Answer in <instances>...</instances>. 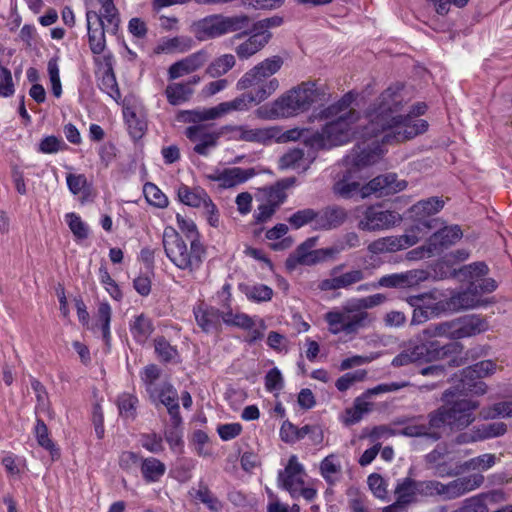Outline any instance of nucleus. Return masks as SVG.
<instances>
[{
  "instance_id": "f257e3e1",
  "label": "nucleus",
  "mask_w": 512,
  "mask_h": 512,
  "mask_svg": "<svg viewBox=\"0 0 512 512\" xmlns=\"http://www.w3.org/2000/svg\"><path fill=\"white\" fill-rule=\"evenodd\" d=\"M408 101L402 85L389 86L367 108L369 126L365 128V133L382 134L381 143L390 145L424 133L428 123L419 116L425 114L427 106L424 102H418L404 113Z\"/></svg>"
},
{
  "instance_id": "f03ea898",
  "label": "nucleus",
  "mask_w": 512,
  "mask_h": 512,
  "mask_svg": "<svg viewBox=\"0 0 512 512\" xmlns=\"http://www.w3.org/2000/svg\"><path fill=\"white\" fill-rule=\"evenodd\" d=\"M355 96L348 92L337 102L322 109L318 118L327 122L322 129L314 133L309 141L315 148H331L350 142L353 139L377 138L381 134H366L365 128L369 126L367 110L365 122L361 121V114L351 107Z\"/></svg>"
},
{
  "instance_id": "7ed1b4c3",
  "label": "nucleus",
  "mask_w": 512,
  "mask_h": 512,
  "mask_svg": "<svg viewBox=\"0 0 512 512\" xmlns=\"http://www.w3.org/2000/svg\"><path fill=\"white\" fill-rule=\"evenodd\" d=\"M162 244L168 259L180 270L193 273L203 263L206 249L200 239H192L188 245L173 227L168 226L163 231Z\"/></svg>"
},
{
  "instance_id": "20e7f679",
  "label": "nucleus",
  "mask_w": 512,
  "mask_h": 512,
  "mask_svg": "<svg viewBox=\"0 0 512 512\" xmlns=\"http://www.w3.org/2000/svg\"><path fill=\"white\" fill-rule=\"evenodd\" d=\"M250 24L251 19L245 14H211L193 22L191 32L200 42L217 39L229 33H238L235 38L239 39L242 36L239 32L246 34Z\"/></svg>"
},
{
  "instance_id": "39448f33",
  "label": "nucleus",
  "mask_w": 512,
  "mask_h": 512,
  "mask_svg": "<svg viewBox=\"0 0 512 512\" xmlns=\"http://www.w3.org/2000/svg\"><path fill=\"white\" fill-rule=\"evenodd\" d=\"M325 91L315 82H302L274 101L272 113L277 117H290L307 111L313 104L325 100Z\"/></svg>"
},
{
  "instance_id": "423d86ee",
  "label": "nucleus",
  "mask_w": 512,
  "mask_h": 512,
  "mask_svg": "<svg viewBox=\"0 0 512 512\" xmlns=\"http://www.w3.org/2000/svg\"><path fill=\"white\" fill-rule=\"evenodd\" d=\"M463 345L457 341L440 345L439 342H424L410 344L398 355H396L391 364L394 367H403L416 362H432L443 360L462 352Z\"/></svg>"
},
{
  "instance_id": "0eeeda50",
  "label": "nucleus",
  "mask_w": 512,
  "mask_h": 512,
  "mask_svg": "<svg viewBox=\"0 0 512 512\" xmlns=\"http://www.w3.org/2000/svg\"><path fill=\"white\" fill-rule=\"evenodd\" d=\"M479 408V402L470 399H461L450 406L443 405L429 413L431 427L441 428L445 425L452 430H463L474 422V411Z\"/></svg>"
},
{
  "instance_id": "6e6552de",
  "label": "nucleus",
  "mask_w": 512,
  "mask_h": 512,
  "mask_svg": "<svg viewBox=\"0 0 512 512\" xmlns=\"http://www.w3.org/2000/svg\"><path fill=\"white\" fill-rule=\"evenodd\" d=\"M484 482L482 474H472L457 478L444 484L438 480H420L421 497L424 499L439 497L442 500H453L479 488Z\"/></svg>"
},
{
  "instance_id": "1a4fd4ad",
  "label": "nucleus",
  "mask_w": 512,
  "mask_h": 512,
  "mask_svg": "<svg viewBox=\"0 0 512 512\" xmlns=\"http://www.w3.org/2000/svg\"><path fill=\"white\" fill-rule=\"evenodd\" d=\"M331 334H354L359 329L369 326L373 318L366 311H359L353 301L344 304L341 308H335L324 315Z\"/></svg>"
},
{
  "instance_id": "9d476101",
  "label": "nucleus",
  "mask_w": 512,
  "mask_h": 512,
  "mask_svg": "<svg viewBox=\"0 0 512 512\" xmlns=\"http://www.w3.org/2000/svg\"><path fill=\"white\" fill-rule=\"evenodd\" d=\"M283 65V59L280 56L267 58L256 66L248 70L237 82L236 88L239 91L253 88V91L268 89L269 84H274V88L269 93V97L279 88V81L271 78Z\"/></svg>"
},
{
  "instance_id": "9b49d317",
  "label": "nucleus",
  "mask_w": 512,
  "mask_h": 512,
  "mask_svg": "<svg viewBox=\"0 0 512 512\" xmlns=\"http://www.w3.org/2000/svg\"><path fill=\"white\" fill-rule=\"evenodd\" d=\"M402 220L399 213L391 210H384L381 206L371 205L367 207L359 220V230L375 232L387 230Z\"/></svg>"
},
{
  "instance_id": "f8f14e48",
  "label": "nucleus",
  "mask_w": 512,
  "mask_h": 512,
  "mask_svg": "<svg viewBox=\"0 0 512 512\" xmlns=\"http://www.w3.org/2000/svg\"><path fill=\"white\" fill-rule=\"evenodd\" d=\"M444 206V201L438 197H431L421 200L414 204L410 211L417 223L410 229V234L420 236V233L426 234L436 224L437 220L427 219L429 216L438 213Z\"/></svg>"
},
{
  "instance_id": "ddd939ff",
  "label": "nucleus",
  "mask_w": 512,
  "mask_h": 512,
  "mask_svg": "<svg viewBox=\"0 0 512 512\" xmlns=\"http://www.w3.org/2000/svg\"><path fill=\"white\" fill-rule=\"evenodd\" d=\"M369 139H363L361 143H357L352 151L346 156L345 163L350 169L360 170L367 166L373 165L379 161L384 151L377 139L366 142Z\"/></svg>"
},
{
  "instance_id": "4468645a",
  "label": "nucleus",
  "mask_w": 512,
  "mask_h": 512,
  "mask_svg": "<svg viewBox=\"0 0 512 512\" xmlns=\"http://www.w3.org/2000/svg\"><path fill=\"white\" fill-rule=\"evenodd\" d=\"M86 21L90 50L93 54H101L106 48L105 32L115 34L117 30L109 29L104 16L99 15L96 11H87Z\"/></svg>"
},
{
  "instance_id": "2eb2a0df",
  "label": "nucleus",
  "mask_w": 512,
  "mask_h": 512,
  "mask_svg": "<svg viewBox=\"0 0 512 512\" xmlns=\"http://www.w3.org/2000/svg\"><path fill=\"white\" fill-rule=\"evenodd\" d=\"M343 267L344 264L334 266L329 272L330 277L320 281L318 288L321 291L348 289L365 279L364 271L361 269H353L339 274Z\"/></svg>"
},
{
  "instance_id": "dca6fc26",
  "label": "nucleus",
  "mask_w": 512,
  "mask_h": 512,
  "mask_svg": "<svg viewBox=\"0 0 512 512\" xmlns=\"http://www.w3.org/2000/svg\"><path fill=\"white\" fill-rule=\"evenodd\" d=\"M268 89L260 91H250L243 93L231 101L221 102L217 105L219 116L222 117L233 111H246L252 105H258L269 98V93L274 88V84H269Z\"/></svg>"
},
{
  "instance_id": "f3484780",
  "label": "nucleus",
  "mask_w": 512,
  "mask_h": 512,
  "mask_svg": "<svg viewBox=\"0 0 512 512\" xmlns=\"http://www.w3.org/2000/svg\"><path fill=\"white\" fill-rule=\"evenodd\" d=\"M406 186V181L398 180L396 174L380 175L362 186L361 199L367 198L372 194H379V196L395 194L404 190Z\"/></svg>"
},
{
  "instance_id": "a211bd4d",
  "label": "nucleus",
  "mask_w": 512,
  "mask_h": 512,
  "mask_svg": "<svg viewBox=\"0 0 512 512\" xmlns=\"http://www.w3.org/2000/svg\"><path fill=\"white\" fill-rule=\"evenodd\" d=\"M305 469L296 455H291L285 469L279 472L278 480L293 498H298L300 486L304 485Z\"/></svg>"
},
{
  "instance_id": "6ab92c4d",
  "label": "nucleus",
  "mask_w": 512,
  "mask_h": 512,
  "mask_svg": "<svg viewBox=\"0 0 512 512\" xmlns=\"http://www.w3.org/2000/svg\"><path fill=\"white\" fill-rule=\"evenodd\" d=\"M420 238L421 236L409 232L401 236L382 237L372 241L367 250L372 254L396 252L415 245Z\"/></svg>"
},
{
  "instance_id": "aec40b11",
  "label": "nucleus",
  "mask_w": 512,
  "mask_h": 512,
  "mask_svg": "<svg viewBox=\"0 0 512 512\" xmlns=\"http://www.w3.org/2000/svg\"><path fill=\"white\" fill-rule=\"evenodd\" d=\"M185 135L190 141L196 143L194 152L203 156L208 155L209 150L214 148L218 142V134L215 131H208L202 124L186 128Z\"/></svg>"
},
{
  "instance_id": "412c9836",
  "label": "nucleus",
  "mask_w": 512,
  "mask_h": 512,
  "mask_svg": "<svg viewBox=\"0 0 512 512\" xmlns=\"http://www.w3.org/2000/svg\"><path fill=\"white\" fill-rule=\"evenodd\" d=\"M208 59L209 53L205 49H201L195 53L190 54L189 56L175 62L169 67V79L174 80L198 70L204 66Z\"/></svg>"
},
{
  "instance_id": "4be33fe9",
  "label": "nucleus",
  "mask_w": 512,
  "mask_h": 512,
  "mask_svg": "<svg viewBox=\"0 0 512 512\" xmlns=\"http://www.w3.org/2000/svg\"><path fill=\"white\" fill-rule=\"evenodd\" d=\"M256 174L253 168L243 169L240 167L227 168L208 175V179L218 182L223 188H231L242 184L252 178Z\"/></svg>"
},
{
  "instance_id": "5701e85b",
  "label": "nucleus",
  "mask_w": 512,
  "mask_h": 512,
  "mask_svg": "<svg viewBox=\"0 0 512 512\" xmlns=\"http://www.w3.org/2000/svg\"><path fill=\"white\" fill-rule=\"evenodd\" d=\"M194 316L198 326L206 333L217 331L222 322V312L204 303L194 308Z\"/></svg>"
},
{
  "instance_id": "b1692460",
  "label": "nucleus",
  "mask_w": 512,
  "mask_h": 512,
  "mask_svg": "<svg viewBox=\"0 0 512 512\" xmlns=\"http://www.w3.org/2000/svg\"><path fill=\"white\" fill-rule=\"evenodd\" d=\"M151 399L153 401L158 399L163 405H165L171 416L172 424L175 426L180 425L181 417L179 415L178 394L171 384L163 383L160 387H157L156 395L151 397Z\"/></svg>"
},
{
  "instance_id": "393cba45",
  "label": "nucleus",
  "mask_w": 512,
  "mask_h": 512,
  "mask_svg": "<svg viewBox=\"0 0 512 512\" xmlns=\"http://www.w3.org/2000/svg\"><path fill=\"white\" fill-rule=\"evenodd\" d=\"M504 500L502 491H492L464 500L461 507L452 512H489L488 504Z\"/></svg>"
},
{
  "instance_id": "a878e982",
  "label": "nucleus",
  "mask_w": 512,
  "mask_h": 512,
  "mask_svg": "<svg viewBox=\"0 0 512 512\" xmlns=\"http://www.w3.org/2000/svg\"><path fill=\"white\" fill-rule=\"evenodd\" d=\"M348 217L347 211L340 206H328L318 212L317 230H332L340 227Z\"/></svg>"
},
{
  "instance_id": "bb28decb",
  "label": "nucleus",
  "mask_w": 512,
  "mask_h": 512,
  "mask_svg": "<svg viewBox=\"0 0 512 512\" xmlns=\"http://www.w3.org/2000/svg\"><path fill=\"white\" fill-rule=\"evenodd\" d=\"M435 337H445L451 340H458L459 337L456 319L438 324H430L418 335V340L426 343L431 342L430 339Z\"/></svg>"
},
{
  "instance_id": "cd10ccee",
  "label": "nucleus",
  "mask_w": 512,
  "mask_h": 512,
  "mask_svg": "<svg viewBox=\"0 0 512 512\" xmlns=\"http://www.w3.org/2000/svg\"><path fill=\"white\" fill-rule=\"evenodd\" d=\"M271 33L268 30L254 33L246 41L238 45L236 54L241 59H247L260 51L270 40Z\"/></svg>"
},
{
  "instance_id": "c85d7f7f",
  "label": "nucleus",
  "mask_w": 512,
  "mask_h": 512,
  "mask_svg": "<svg viewBox=\"0 0 512 512\" xmlns=\"http://www.w3.org/2000/svg\"><path fill=\"white\" fill-rule=\"evenodd\" d=\"M459 339L472 337L488 329V323L484 318L470 315L456 319Z\"/></svg>"
},
{
  "instance_id": "c756f323",
  "label": "nucleus",
  "mask_w": 512,
  "mask_h": 512,
  "mask_svg": "<svg viewBox=\"0 0 512 512\" xmlns=\"http://www.w3.org/2000/svg\"><path fill=\"white\" fill-rule=\"evenodd\" d=\"M462 237V231L459 226H449L435 232L430 238L432 249L436 250V254L440 253L443 249L454 244Z\"/></svg>"
},
{
  "instance_id": "7c9ffc66",
  "label": "nucleus",
  "mask_w": 512,
  "mask_h": 512,
  "mask_svg": "<svg viewBox=\"0 0 512 512\" xmlns=\"http://www.w3.org/2000/svg\"><path fill=\"white\" fill-rule=\"evenodd\" d=\"M132 337L139 344H144L154 331L153 322L144 313L135 316L129 324Z\"/></svg>"
},
{
  "instance_id": "2f4dec72",
  "label": "nucleus",
  "mask_w": 512,
  "mask_h": 512,
  "mask_svg": "<svg viewBox=\"0 0 512 512\" xmlns=\"http://www.w3.org/2000/svg\"><path fill=\"white\" fill-rule=\"evenodd\" d=\"M195 45L190 36L180 35L172 38L163 39L156 47L157 53H185L191 50Z\"/></svg>"
},
{
  "instance_id": "473e14b6",
  "label": "nucleus",
  "mask_w": 512,
  "mask_h": 512,
  "mask_svg": "<svg viewBox=\"0 0 512 512\" xmlns=\"http://www.w3.org/2000/svg\"><path fill=\"white\" fill-rule=\"evenodd\" d=\"M177 195L183 204L195 208H200L210 197L204 189L200 187L191 188L185 184L179 186Z\"/></svg>"
},
{
  "instance_id": "72a5a7b5",
  "label": "nucleus",
  "mask_w": 512,
  "mask_h": 512,
  "mask_svg": "<svg viewBox=\"0 0 512 512\" xmlns=\"http://www.w3.org/2000/svg\"><path fill=\"white\" fill-rule=\"evenodd\" d=\"M320 474L329 485L339 481L342 474V465L335 454L326 456L320 463Z\"/></svg>"
},
{
  "instance_id": "f704fd0d",
  "label": "nucleus",
  "mask_w": 512,
  "mask_h": 512,
  "mask_svg": "<svg viewBox=\"0 0 512 512\" xmlns=\"http://www.w3.org/2000/svg\"><path fill=\"white\" fill-rule=\"evenodd\" d=\"M190 495L213 512H219L222 509L221 502L204 482H199L196 488H192Z\"/></svg>"
},
{
  "instance_id": "c9c22d12",
  "label": "nucleus",
  "mask_w": 512,
  "mask_h": 512,
  "mask_svg": "<svg viewBox=\"0 0 512 512\" xmlns=\"http://www.w3.org/2000/svg\"><path fill=\"white\" fill-rule=\"evenodd\" d=\"M165 471V464L154 457L145 458L141 462V473L147 483L159 481Z\"/></svg>"
},
{
  "instance_id": "e433bc0d",
  "label": "nucleus",
  "mask_w": 512,
  "mask_h": 512,
  "mask_svg": "<svg viewBox=\"0 0 512 512\" xmlns=\"http://www.w3.org/2000/svg\"><path fill=\"white\" fill-rule=\"evenodd\" d=\"M496 364L492 360H483L465 368L462 377L471 381L480 380L495 373Z\"/></svg>"
},
{
  "instance_id": "4c0bfd02",
  "label": "nucleus",
  "mask_w": 512,
  "mask_h": 512,
  "mask_svg": "<svg viewBox=\"0 0 512 512\" xmlns=\"http://www.w3.org/2000/svg\"><path fill=\"white\" fill-rule=\"evenodd\" d=\"M165 94L171 105H180L189 100L193 90L189 83H173L166 87Z\"/></svg>"
},
{
  "instance_id": "58836bf2",
  "label": "nucleus",
  "mask_w": 512,
  "mask_h": 512,
  "mask_svg": "<svg viewBox=\"0 0 512 512\" xmlns=\"http://www.w3.org/2000/svg\"><path fill=\"white\" fill-rule=\"evenodd\" d=\"M507 425L503 422L483 424L473 430L472 441H481L489 438L499 437L506 433Z\"/></svg>"
},
{
  "instance_id": "ea45409f",
  "label": "nucleus",
  "mask_w": 512,
  "mask_h": 512,
  "mask_svg": "<svg viewBox=\"0 0 512 512\" xmlns=\"http://www.w3.org/2000/svg\"><path fill=\"white\" fill-rule=\"evenodd\" d=\"M235 63L236 60L232 54H223L208 65L206 73L212 78L220 77L230 71Z\"/></svg>"
},
{
  "instance_id": "a19ab883",
  "label": "nucleus",
  "mask_w": 512,
  "mask_h": 512,
  "mask_svg": "<svg viewBox=\"0 0 512 512\" xmlns=\"http://www.w3.org/2000/svg\"><path fill=\"white\" fill-rule=\"evenodd\" d=\"M34 433L37 443L44 449L48 450L53 459L58 458L60 455L59 450L56 448L54 442L49 437L48 428L42 419H37Z\"/></svg>"
},
{
  "instance_id": "79ce46f5",
  "label": "nucleus",
  "mask_w": 512,
  "mask_h": 512,
  "mask_svg": "<svg viewBox=\"0 0 512 512\" xmlns=\"http://www.w3.org/2000/svg\"><path fill=\"white\" fill-rule=\"evenodd\" d=\"M450 305L457 310L472 309L480 305V299L474 291H471V286L469 285L466 291L450 298Z\"/></svg>"
},
{
  "instance_id": "37998d69",
  "label": "nucleus",
  "mask_w": 512,
  "mask_h": 512,
  "mask_svg": "<svg viewBox=\"0 0 512 512\" xmlns=\"http://www.w3.org/2000/svg\"><path fill=\"white\" fill-rule=\"evenodd\" d=\"M318 237H310L301 243L293 254H291L286 260V267L293 270L296 266L302 263V257L308 255L313 251L316 246Z\"/></svg>"
},
{
  "instance_id": "c03bdc74",
  "label": "nucleus",
  "mask_w": 512,
  "mask_h": 512,
  "mask_svg": "<svg viewBox=\"0 0 512 512\" xmlns=\"http://www.w3.org/2000/svg\"><path fill=\"white\" fill-rule=\"evenodd\" d=\"M275 130L271 127L250 128L244 125V141L260 144H267L276 136Z\"/></svg>"
},
{
  "instance_id": "a18cd8bd",
  "label": "nucleus",
  "mask_w": 512,
  "mask_h": 512,
  "mask_svg": "<svg viewBox=\"0 0 512 512\" xmlns=\"http://www.w3.org/2000/svg\"><path fill=\"white\" fill-rule=\"evenodd\" d=\"M318 212L311 208L298 210L288 218V223L295 229H299L314 222V229L317 230Z\"/></svg>"
},
{
  "instance_id": "49530a36",
  "label": "nucleus",
  "mask_w": 512,
  "mask_h": 512,
  "mask_svg": "<svg viewBox=\"0 0 512 512\" xmlns=\"http://www.w3.org/2000/svg\"><path fill=\"white\" fill-rule=\"evenodd\" d=\"M435 429H438V427H431L430 422L428 425L426 424H409L405 426L401 431L400 434L408 437H421L425 436L428 438H431L433 440H438L440 438V434Z\"/></svg>"
},
{
  "instance_id": "de8ad7c7",
  "label": "nucleus",
  "mask_w": 512,
  "mask_h": 512,
  "mask_svg": "<svg viewBox=\"0 0 512 512\" xmlns=\"http://www.w3.org/2000/svg\"><path fill=\"white\" fill-rule=\"evenodd\" d=\"M362 186L356 181H349L343 178L337 181L333 186V192L344 199H350L355 195L361 196Z\"/></svg>"
},
{
  "instance_id": "09e8293b",
  "label": "nucleus",
  "mask_w": 512,
  "mask_h": 512,
  "mask_svg": "<svg viewBox=\"0 0 512 512\" xmlns=\"http://www.w3.org/2000/svg\"><path fill=\"white\" fill-rule=\"evenodd\" d=\"M294 183V179H286L278 182L275 186L267 190V203L273 204L276 208L281 205L286 199L285 189Z\"/></svg>"
},
{
  "instance_id": "8fccbe9b",
  "label": "nucleus",
  "mask_w": 512,
  "mask_h": 512,
  "mask_svg": "<svg viewBox=\"0 0 512 512\" xmlns=\"http://www.w3.org/2000/svg\"><path fill=\"white\" fill-rule=\"evenodd\" d=\"M336 251L332 247L313 249L311 253L302 257V263L300 265L313 266L318 263L325 262L336 257Z\"/></svg>"
},
{
  "instance_id": "3c124183",
  "label": "nucleus",
  "mask_w": 512,
  "mask_h": 512,
  "mask_svg": "<svg viewBox=\"0 0 512 512\" xmlns=\"http://www.w3.org/2000/svg\"><path fill=\"white\" fill-rule=\"evenodd\" d=\"M396 498L399 503H402L405 507L409 504L415 503V497L413 496L412 478L405 477L400 480L394 490Z\"/></svg>"
},
{
  "instance_id": "603ef678",
  "label": "nucleus",
  "mask_w": 512,
  "mask_h": 512,
  "mask_svg": "<svg viewBox=\"0 0 512 512\" xmlns=\"http://www.w3.org/2000/svg\"><path fill=\"white\" fill-rule=\"evenodd\" d=\"M101 3V9L97 12L99 15L104 16L106 22H108L109 29L118 30L120 18L117 8L114 5L113 0H98Z\"/></svg>"
},
{
  "instance_id": "864d4df0",
  "label": "nucleus",
  "mask_w": 512,
  "mask_h": 512,
  "mask_svg": "<svg viewBox=\"0 0 512 512\" xmlns=\"http://www.w3.org/2000/svg\"><path fill=\"white\" fill-rule=\"evenodd\" d=\"M496 460L495 454L486 453L465 461L462 467L464 470L486 471L496 463Z\"/></svg>"
},
{
  "instance_id": "5fc2aeb1",
  "label": "nucleus",
  "mask_w": 512,
  "mask_h": 512,
  "mask_svg": "<svg viewBox=\"0 0 512 512\" xmlns=\"http://www.w3.org/2000/svg\"><path fill=\"white\" fill-rule=\"evenodd\" d=\"M222 321L227 325L243 329H250L254 326L253 320L247 314L234 313L232 310L222 312Z\"/></svg>"
},
{
  "instance_id": "6e6d98bb",
  "label": "nucleus",
  "mask_w": 512,
  "mask_h": 512,
  "mask_svg": "<svg viewBox=\"0 0 512 512\" xmlns=\"http://www.w3.org/2000/svg\"><path fill=\"white\" fill-rule=\"evenodd\" d=\"M137 403L138 399L131 394L124 393L120 395L117 401L120 415L126 419L133 420L136 417Z\"/></svg>"
},
{
  "instance_id": "4d7b16f0",
  "label": "nucleus",
  "mask_w": 512,
  "mask_h": 512,
  "mask_svg": "<svg viewBox=\"0 0 512 512\" xmlns=\"http://www.w3.org/2000/svg\"><path fill=\"white\" fill-rule=\"evenodd\" d=\"M112 310L107 302L100 303L97 313V321L101 327L102 336L108 344L110 341V322Z\"/></svg>"
},
{
  "instance_id": "13d9d810",
  "label": "nucleus",
  "mask_w": 512,
  "mask_h": 512,
  "mask_svg": "<svg viewBox=\"0 0 512 512\" xmlns=\"http://www.w3.org/2000/svg\"><path fill=\"white\" fill-rule=\"evenodd\" d=\"M186 121L193 123H200L203 121L215 120L220 118L217 106L204 109L188 110L184 112Z\"/></svg>"
},
{
  "instance_id": "bf43d9fd",
  "label": "nucleus",
  "mask_w": 512,
  "mask_h": 512,
  "mask_svg": "<svg viewBox=\"0 0 512 512\" xmlns=\"http://www.w3.org/2000/svg\"><path fill=\"white\" fill-rule=\"evenodd\" d=\"M480 415L484 419H495L497 417H512V401H504L494 404L490 408L482 409Z\"/></svg>"
},
{
  "instance_id": "052dcab7",
  "label": "nucleus",
  "mask_w": 512,
  "mask_h": 512,
  "mask_svg": "<svg viewBox=\"0 0 512 512\" xmlns=\"http://www.w3.org/2000/svg\"><path fill=\"white\" fill-rule=\"evenodd\" d=\"M65 218L71 232L77 239L82 240L88 237L89 228L79 215L72 212L66 214Z\"/></svg>"
},
{
  "instance_id": "680f3d73",
  "label": "nucleus",
  "mask_w": 512,
  "mask_h": 512,
  "mask_svg": "<svg viewBox=\"0 0 512 512\" xmlns=\"http://www.w3.org/2000/svg\"><path fill=\"white\" fill-rule=\"evenodd\" d=\"M244 293L250 300L264 302L271 300L273 290L267 285L255 284L251 286H246Z\"/></svg>"
},
{
  "instance_id": "e2e57ef3",
  "label": "nucleus",
  "mask_w": 512,
  "mask_h": 512,
  "mask_svg": "<svg viewBox=\"0 0 512 512\" xmlns=\"http://www.w3.org/2000/svg\"><path fill=\"white\" fill-rule=\"evenodd\" d=\"M99 87L113 99L120 97V91L118 89L116 77L111 68L107 69L103 73L99 82Z\"/></svg>"
},
{
  "instance_id": "0e129e2a",
  "label": "nucleus",
  "mask_w": 512,
  "mask_h": 512,
  "mask_svg": "<svg viewBox=\"0 0 512 512\" xmlns=\"http://www.w3.org/2000/svg\"><path fill=\"white\" fill-rule=\"evenodd\" d=\"M155 351L158 357L164 362H171L176 359L178 352L165 338L158 337L154 341Z\"/></svg>"
},
{
  "instance_id": "69168bd1",
  "label": "nucleus",
  "mask_w": 512,
  "mask_h": 512,
  "mask_svg": "<svg viewBox=\"0 0 512 512\" xmlns=\"http://www.w3.org/2000/svg\"><path fill=\"white\" fill-rule=\"evenodd\" d=\"M160 377V369L152 364L145 367L142 380L145 383L146 390L149 393L150 397H154L157 392V387L155 382Z\"/></svg>"
},
{
  "instance_id": "338daca9",
  "label": "nucleus",
  "mask_w": 512,
  "mask_h": 512,
  "mask_svg": "<svg viewBox=\"0 0 512 512\" xmlns=\"http://www.w3.org/2000/svg\"><path fill=\"white\" fill-rule=\"evenodd\" d=\"M144 194L147 201L156 207L164 208L168 204L167 197L152 183H148L144 186Z\"/></svg>"
},
{
  "instance_id": "774afa93",
  "label": "nucleus",
  "mask_w": 512,
  "mask_h": 512,
  "mask_svg": "<svg viewBox=\"0 0 512 512\" xmlns=\"http://www.w3.org/2000/svg\"><path fill=\"white\" fill-rule=\"evenodd\" d=\"M368 485L375 497L385 500L388 496L387 484L384 478L379 474H371L368 477Z\"/></svg>"
}]
</instances>
